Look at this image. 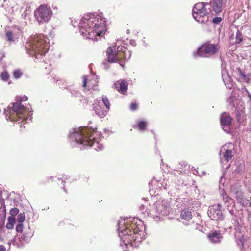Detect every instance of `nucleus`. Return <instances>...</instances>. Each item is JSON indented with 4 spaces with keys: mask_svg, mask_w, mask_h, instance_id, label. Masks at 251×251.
<instances>
[{
    "mask_svg": "<svg viewBox=\"0 0 251 251\" xmlns=\"http://www.w3.org/2000/svg\"><path fill=\"white\" fill-rule=\"evenodd\" d=\"M120 245L124 251L129 247H136V243L145 238V226L137 218L121 219L118 222Z\"/></svg>",
    "mask_w": 251,
    "mask_h": 251,
    "instance_id": "1",
    "label": "nucleus"
},
{
    "mask_svg": "<svg viewBox=\"0 0 251 251\" xmlns=\"http://www.w3.org/2000/svg\"><path fill=\"white\" fill-rule=\"evenodd\" d=\"M105 20L102 13L85 15L80 21L79 31L86 39L97 41L106 30Z\"/></svg>",
    "mask_w": 251,
    "mask_h": 251,
    "instance_id": "2",
    "label": "nucleus"
},
{
    "mask_svg": "<svg viewBox=\"0 0 251 251\" xmlns=\"http://www.w3.org/2000/svg\"><path fill=\"white\" fill-rule=\"evenodd\" d=\"M84 132L80 129H76L71 135L72 138H74L76 143L83 144L84 145L93 146L97 151H101L104 147L102 144H100L102 134L96 131V129L84 128Z\"/></svg>",
    "mask_w": 251,
    "mask_h": 251,
    "instance_id": "3",
    "label": "nucleus"
},
{
    "mask_svg": "<svg viewBox=\"0 0 251 251\" xmlns=\"http://www.w3.org/2000/svg\"><path fill=\"white\" fill-rule=\"evenodd\" d=\"M48 39L43 35H39L32 38L26 44L27 53L39 59L48 52L49 48Z\"/></svg>",
    "mask_w": 251,
    "mask_h": 251,
    "instance_id": "4",
    "label": "nucleus"
},
{
    "mask_svg": "<svg viewBox=\"0 0 251 251\" xmlns=\"http://www.w3.org/2000/svg\"><path fill=\"white\" fill-rule=\"evenodd\" d=\"M107 60L103 62L105 69L109 68V63L119 62L120 65L123 67V60H128L131 56V52L124 47H109L106 50Z\"/></svg>",
    "mask_w": 251,
    "mask_h": 251,
    "instance_id": "5",
    "label": "nucleus"
},
{
    "mask_svg": "<svg viewBox=\"0 0 251 251\" xmlns=\"http://www.w3.org/2000/svg\"><path fill=\"white\" fill-rule=\"evenodd\" d=\"M28 98L26 96H23L20 98V102H17L12 104L11 109L13 112L16 113L17 118H14L12 114H10L11 110L8 109V110L5 109L4 113L6 116L8 114L7 119H8L11 121H18L19 123L20 121L22 122H26L27 120L28 117L30 116L29 113L31 112L29 109L25 107L24 105H22L21 101H25L27 100Z\"/></svg>",
    "mask_w": 251,
    "mask_h": 251,
    "instance_id": "6",
    "label": "nucleus"
},
{
    "mask_svg": "<svg viewBox=\"0 0 251 251\" xmlns=\"http://www.w3.org/2000/svg\"><path fill=\"white\" fill-rule=\"evenodd\" d=\"M209 3L199 2L195 5L192 10V15L196 21L200 23H205L209 21L208 9Z\"/></svg>",
    "mask_w": 251,
    "mask_h": 251,
    "instance_id": "7",
    "label": "nucleus"
},
{
    "mask_svg": "<svg viewBox=\"0 0 251 251\" xmlns=\"http://www.w3.org/2000/svg\"><path fill=\"white\" fill-rule=\"evenodd\" d=\"M170 202L168 200L157 201L150 213L151 216L155 221H158L165 216L167 215L170 211Z\"/></svg>",
    "mask_w": 251,
    "mask_h": 251,
    "instance_id": "8",
    "label": "nucleus"
},
{
    "mask_svg": "<svg viewBox=\"0 0 251 251\" xmlns=\"http://www.w3.org/2000/svg\"><path fill=\"white\" fill-rule=\"evenodd\" d=\"M218 50V45L206 44L199 47L193 55L195 57L198 56L201 57H209L216 54Z\"/></svg>",
    "mask_w": 251,
    "mask_h": 251,
    "instance_id": "9",
    "label": "nucleus"
},
{
    "mask_svg": "<svg viewBox=\"0 0 251 251\" xmlns=\"http://www.w3.org/2000/svg\"><path fill=\"white\" fill-rule=\"evenodd\" d=\"M110 106L108 98L104 96L102 97V101L96 100L93 104V109L96 114L100 117L106 115L110 109Z\"/></svg>",
    "mask_w": 251,
    "mask_h": 251,
    "instance_id": "10",
    "label": "nucleus"
},
{
    "mask_svg": "<svg viewBox=\"0 0 251 251\" xmlns=\"http://www.w3.org/2000/svg\"><path fill=\"white\" fill-rule=\"evenodd\" d=\"M35 19L39 22H46L52 16L50 8L46 5H41L34 11Z\"/></svg>",
    "mask_w": 251,
    "mask_h": 251,
    "instance_id": "11",
    "label": "nucleus"
},
{
    "mask_svg": "<svg viewBox=\"0 0 251 251\" xmlns=\"http://www.w3.org/2000/svg\"><path fill=\"white\" fill-rule=\"evenodd\" d=\"M234 149V145L231 143L226 144L222 147L220 150V155L222 156V157H221V163L225 161L228 162L231 160L233 156Z\"/></svg>",
    "mask_w": 251,
    "mask_h": 251,
    "instance_id": "12",
    "label": "nucleus"
},
{
    "mask_svg": "<svg viewBox=\"0 0 251 251\" xmlns=\"http://www.w3.org/2000/svg\"><path fill=\"white\" fill-rule=\"evenodd\" d=\"M222 206L220 204L214 205L209 207L208 215L212 220H222L224 217L222 212Z\"/></svg>",
    "mask_w": 251,
    "mask_h": 251,
    "instance_id": "13",
    "label": "nucleus"
},
{
    "mask_svg": "<svg viewBox=\"0 0 251 251\" xmlns=\"http://www.w3.org/2000/svg\"><path fill=\"white\" fill-rule=\"evenodd\" d=\"M232 118L228 115L222 114L220 117L221 126L222 129L226 133L230 131V126L232 125Z\"/></svg>",
    "mask_w": 251,
    "mask_h": 251,
    "instance_id": "14",
    "label": "nucleus"
},
{
    "mask_svg": "<svg viewBox=\"0 0 251 251\" xmlns=\"http://www.w3.org/2000/svg\"><path fill=\"white\" fill-rule=\"evenodd\" d=\"M30 238L26 235V234H23L18 238L15 239L14 244L17 247H21L24 246L25 244L28 243Z\"/></svg>",
    "mask_w": 251,
    "mask_h": 251,
    "instance_id": "15",
    "label": "nucleus"
},
{
    "mask_svg": "<svg viewBox=\"0 0 251 251\" xmlns=\"http://www.w3.org/2000/svg\"><path fill=\"white\" fill-rule=\"evenodd\" d=\"M223 0H213L210 7H212V11L216 14H219L222 12Z\"/></svg>",
    "mask_w": 251,
    "mask_h": 251,
    "instance_id": "16",
    "label": "nucleus"
},
{
    "mask_svg": "<svg viewBox=\"0 0 251 251\" xmlns=\"http://www.w3.org/2000/svg\"><path fill=\"white\" fill-rule=\"evenodd\" d=\"M223 238L220 231H215L211 232L208 234L209 239L213 243H219Z\"/></svg>",
    "mask_w": 251,
    "mask_h": 251,
    "instance_id": "17",
    "label": "nucleus"
},
{
    "mask_svg": "<svg viewBox=\"0 0 251 251\" xmlns=\"http://www.w3.org/2000/svg\"><path fill=\"white\" fill-rule=\"evenodd\" d=\"M219 189L220 190V194L223 197V201H225V204H230L235 206V202L227 195L223 189H222L221 186H219Z\"/></svg>",
    "mask_w": 251,
    "mask_h": 251,
    "instance_id": "18",
    "label": "nucleus"
},
{
    "mask_svg": "<svg viewBox=\"0 0 251 251\" xmlns=\"http://www.w3.org/2000/svg\"><path fill=\"white\" fill-rule=\"evenodd\" d=\"M114 85L117 91L122 93L126 92L127 90L128 84L125 80H122L121 82H117L114 84Z\"/></svg>",
    "mask_w": 251,
    "mask_h": 251,
    "instance_id": "19",
    "label": "nucleus"
},
{
    "mask_svg": "<svg viewBox=\"0 0 251 251\" xmlns=\"http://www.w3.org/2000/svg\"><path fill=\"white\" fill-rule=\"evenodd\" d=\"M162 186L165 190H168V193H173V191L176 188L174 184L169 180H164L162 182Z\"/></svg>",
    "mask_w": 251,
    "mask_h": 251,
    "instance_id": "20",
    "label": "nucleus"
},
{
    "mask_svg": "<svg viewBox=\"0 0 251 251\" xmlns=\"http://www.w3.org/2000/svg\"><path fill=\"white\" fill-rule=\"evenodd\" d=\"M235 238H236L237 244L239 246L244 247V244L246 240V238L240 232H236L235 234Z\"/></svg>",
    "mask_w": 251,
    "mask_h": 251,
    "instance_id": "21",
    "label": "nucleus"
},
{
    "mask_svg": "<svg viewBox=\"0 0 251 251\" xmlns=\"http://www.w3.org/2000/svg\"><path fill=\"white\" fill-rule=\"evenodd\" d=\"M180 217L182 219L186 221H189L192 219V215L191 211L188 209H184L181 211Z\"/></svg>",
    "mask_w": 251,
    "mask_h": 251,
    "instance_id": "22",
    "label": "nucleus"
},
{
    "mask_svg": "<svg viewBox=\"0 0 251 251\" xmlns=\"http://www.w3.org/2000/svg\"><path fill=\"white\" fill-rule=\"evenodd\" d=\"M15 219L12 217H9L8 219V222L6 225V227L8 229H12L14 227V223Z\"/></svg>",
    "mask_w": 251,
    "mask_h": 251,
    "instance_id": "23",
    "label": "nucleus"
},
{
    "mask_svg": "<svg viewBox=\"0 0 251 251\" xmlns=\"http://www.w3.org/2000/svg\"><path fill=\"white\" fill-rule=\"evenodd\" d=\"M91 77L93 78L91 79H90L88 81V89H94L93 88L95 85L97 83V81L95 79V75H92Z\"/></svg>",
    "mask_w": 251,
    "mask_h": 251,
    "instance_id": "24",
    "label": "nucleus"
},
{
    "mask_svg": "<svg viewBox=\"0 0 251 251\" xmlns=\"http://www.w3.org/2000/svg\"><path fill=\"white\" fill-rule=\"evenodd\" d=\"M84 128H89V127H80L78 128H75L73 129V131L72 132H71L70 134V139L71 140V142H74V143H75L76 144H78V145H83V147H85V146H89L88 145H84L83 144H79L78 143H76V141L75 140V139L74 138H72L71 137V135L73 133H74L75 132V130H76V129H81V131H83L82 132H84ZM83 149H85V147H83Z\"/></svg>",
    "mask_w": 251,
    "mask_h": 251,
    "instance_id": "25",
    "label": "nucleus"
},
{
    "mask_svg": "<svg viewBox=\"0 0 251 251\" xmlns=\"http://www.w3.org/2000/svg\"><path fill=\"white\" fill-rule=\"evenodd\" d=\"M147 125V122L144 121H139L137 126L138 129L140 131L144 130L146 128Z\"/></svg>",
    "mask_w": 251,
    "mask_h": 251,
    "instance_id": "26",
    "label": "nucleus"
},
{
    "mask_svg": "<svg viewBox=\"0 0 251 251\" xmlns=\"http://www.w3.org/2000/svg\"><path fill=\"white\" fill-rule=\"evenodd\" d=\"M228 204H225V206L227 207V210L231 215H235L236 214V210L235 209V205L233 206L230 204V206H228Z\"/></svg>",
    "mask_w": 251,
    "mask_h": 251,
    "instance_id": "27",
    "label": "nucleus"
},
{
    "mask_svg": "<svg viewBox=\"0 0 251 251\" xmlns=\"http://www.w3.org/2000/svg\"><path fill=\"white\" fill-rule=\"evenodd\" d=\"M242 41V35L241 33L238 30L236 35V43L237 44L240 43Z\"/></svg>",
    "mask_w": 251,
    "mask_h": 251,
    "instance_id": "28",
    "label": "nucleus"
},
{
    "mask_svg": "<svg viewBox=\"0 0 251 251\" xmlns=\"http://www.w3.org/2000/svg\"><path fill=\"white\" fill-rule=\"evenodd\" d=\"M1 78L4 81H7L9 77V75L7 72H3L1 74Z\"/></svg>",
    "mask_w": 251,
    "mask_h": 251,
    "instance_id": "29",
    "label": "nucleus"
},
{
    "mask_svg": "<svg viewBox=\"0 0 251 251\" xmlns=\"http://www.w3.org/2000/svg\"><path fill=\"white\" fill-rule=\"evenodd\" d=\"M17 220L19 222V223H22V222L25 219V215L23 213H20L18 215L17 217Z\"/></svg>",
    "mask_w": 251,
    "mask_h": 251,
    "instance_id": "30",
    "label": "nucleus"
},
{
    "mask_svg": "<svg viewBox=\"0 0 251 251\" xmlns=\"http://www.w3.org/2000/svg\"><path fill=\"white\" fill-rule=\"evenodd\" d=\"M23 73L20 70H16L13 73L14 77L16 78H19L22 75Z\"/></svg>",
    "mask_w": 251,
    "mask_h": 251,
    "instance_id": "31",
    "label": "nucleus"
},
{
    "mask_svg": "<svg viewBox=\"0 0 251 251\" xmlns=\"http://www.w3.org/2000/svg\"><path fill=\"white\" fill-rule=\"evenodd\" d=\"M19 209L17 208L11 209L10 211V214L12 217L17 215L19 213Z\"/></svg>",
    "mask_w": 251,
    "mask_h": 251,
    "instance_id": "32",
    "label": "nucleus"
},
{
    "mask_svg": "<svg viewBox=\"0 0 251 251\" xmlns=\"http://www.w3.org/2000/svg\"><path fill=\"white\" fill-rule=\"evenodd\" d=\"M235 195V197L237 200H242L243 199V194L242 192L239 190L238 191L236 192V193L234 194Z\"/></svg>",
    "mask_w": 251,
    "mask_h": 251,
    "instance_id": "33",
    "label": "nucleus"
},
{
    "mask_svg": "<svg viewBox=\"0 0 251 251\" xmlns=\"http://www.w3.org/2000/svg\"><path fill=\"white\" fill-rule=\"evenodd\" d=\"M6 36L7 38L8 39V40L9 41H13V34L10 31H7L6 33Z\"/></svg>",
    "mask_w": 251,
    "mask_h": 251,
    "instance_id": "34",
    "label": "nucleus"
},
{
    "mask_svg": "<svg viewBox=\"0 0 251 251\" xmlns=\"http://www.w3.org/2000/svg\"><path fill=\"white\" fill-rule=\"evenodd\" d=\"M23 224L22 223L18 224L16 227V230L18 232H22L23 231Z\"/></svg>",
    "mask_w": 251,
    "mask_h": 251,
    "instance_id": "35",
    "label": "nucleus"
},
{
    "mask_svg": "<svg viewBox=\"0 0 251 251\" xmlns=\"http://www.w3.org/2000/svg\"><path fill=\"white\" fill-rule=\"evenodd\" d=\"M222 19L221 17H216L213 19L212 22L215 24H218L222 21Z\"/></svg>",
    "mask_w": 251,
    "mask_h": 251,
    "instance_id": "36",
    "label": "nucleus"
},
{
    "mask_svg": "<svg viewBox=\"0 0 251 251\" xmlns=\"http://www.w3.org/2000/svg\"><path fill=\"white\" fill-rule=\"evenodd\" d=\"M239 188L238 187H236L235 186L232 185L230 188V191L232 193L235 194L236 193L237 191L239 190Z\"/></svg>",
    "mask_w": 251,
    "mask_h": 251,
    "instance_id": "37",
    "label": "nucleus"
},
{
    "mask_svg": "<svg viewBox=\"0 0 251 251\" xmlns=\"http://www.w3.org/2000/svg\"><path fill=\"white\" fill-rule=\"evenodd\" d=\"M138 107V105L135 103H132L130 105V110L132 111H134L137 109Z\"/></svg>",
    "mask_w": 251,
    "mask_h": 251,
    "instance_id": "38",
    "label": "nucleus"
},
{
    "mask_svg": "<svg viewBox=\"0 0 251 251\" xmlns=\"http://www.w3.org/2000/svg\"><path fill=\"white\" fill-rule=\"evenodd\" d=\"M28 12H29L28 9H26L25 10L24 12L22 14V17L23 19H25L27 15L28 14Z\"/></svg>",
    "mask_w": 251,
    "mask_h": 251,
    "instance_id": "39",
    "label": "nucleus"
},
{
    "mask_svg": "<svg viewBox=\"0 0 251 251\" xmlns=\"http://www.w3.org/2000/svg\"><path fill=\"white\" fill-rule=\"evenodd\" d=\"M87 78L86 76H84L83 77V86L84 87H86L87 86Z\"/></svg>",
    "mask_w": 251,
    "mask_h": 251,
    "instance_id": "40",
    "label": "nucleus"
},
{
    "mask_svg": "<svg viewBox=\"0 0 251 251\" xmlns=\"http://www.w3.org/2000/svg\"><path fill=\"white\" fill-rule=\"evenodd\" d=\"M0 251H6V248L4 245H0Z\"/></svg>",
    "mask_w": 251,
    "mask_h": 251,
    "instance_id": "41",
    "label": "nucleus"
},
{
    "mask_svg": "<svg viewBox=\"0 0 251 251\" xmlns=\"http://www.w3.org/2000/svg\"><path fill=\"white\" fill-rule=\"evenodd\" d=\"M234 97H232V96H231V97H230L228 99L227 101H228V102H229L231 103L232 101H234Z\"/></svg>",
    "mask_w": 251,
    "mask_h": 251,
    "instance_id": "42",
    "label": "nucleus"
},
{
    "mask_svg": "<svg viewBox=\"0 0 251 251\" xmlns=\"http://www.w3.org/2000/svg\"><path fill=\"white\" fill-rule=\"evenodd\" d=\"M182 167H186L187 165V164L186 162H180V164Z\"/></svg>",
    "mask_w": 251,
    "mask_h": 251,
    "instance_id": "43",
    "label": "nucleus"
},
{
    "mask_svg": "<svg viewBox=\"0 0 251 251\" xmlns=\"http://www.w3.org/2000/svg\"><path fill=\"white\" fill-rule=\"evenodd\" d=\"M240 75L242 76V77L244 79H245V80L246 79V75H245L244 73H242V72H240Z\"/></svg>",
    "mask_w": 251,
    "mask_h": 251,
    "instance_id": "44",
    "label": "nucleus"
},
{
    "mask_svg": "<svg viewBox=\"0 0 251 251\" xmlns=\"http://www.w3.org/2000/svg\"><path fill=\"white\" fill-rule=\"evenodd\" d=\"M130 43L133 46H135L136 45L135 42L134 40H130Z\"/></svg>",
    "mask_w": 251,
    "mask_h": 251,
    "instance_id": "45",
    "label": "nucleus"
},
{
    "mask_svg": "<svg viewBox=\"0 0 251 251\" xmlns=\"http://www.w3.org/2000/svg\"><path fill=\"white\" fill-rule=\"evenodd\" d=\"M4 57V55L2 53H0V61L2 60V58Z\"/></svg>",
    "mask_w": 251,
    "mask_h": 251,
    "instance_id": "46",
    "label": "nucleus"
},
{
    "mask_svg": "<svg viewBox=\"0 0 251 251\" xmlns=\"http://www.w3.org/2000/svg\"><path fill=\"white\" fill-rule=\"evenodd\" d=\"M102 109H105V108H103L102 106L101 105V103H100V107H99V110L101 111Z\"/></svg>",
    "mask_w": 251,
    "mask_h": 251,
    "instance_id": "47",
    "label": "nucleus"
},
{
    "mask_svg": "<svg viewBox=\"0 0 251 251\" xmlns=\"http://www.w3.org/2000/svg\"><path fill=\"white\" fill-rule=\"evenodd\" d=\"M248 97L250 98V100H251V95L248 92Z\"/></svg>",
    "mask_w": 251,
    "mask_h": 251,
    "instance_id": "48",
    "label": "nucleus"
},
{
    "mask_svg": "<svg viewBox=\"0 0 251 251\" xmlns=\"http://www.w3.org/2000/svg\"><path fill=\"white\" fill-rule=\"evenodd\" d=\"M249 206L251 207V197L250 198V201L249 203Z\"/></svg>",
    "mask_w": 251,
    "mask_h": 251,
    "instance_id": "49",
    "label": "nucleus"
},
{
    "mask_svg": "<svg viewBox=\"0 0 251 251\" xmlns=\"http://www.w3.org/2000/svg\"><path fill=\"white\" fill-rule=\"evenodd\" d=\"M223 80L225 81V78H224L223 75L222 74Z\"/></svg>",
    "mask_w": 251,
    "mask_h": 251,
    "instance_id": "50",
    "label": "nucleus"
},
{
    "mask_svg": "<svg viewBox=\"0 0 251 251\" xmlns=\"http://www.w3.org/2000/svg\"><path fill=\"white\" fill-rule=\"evenodd\" d=\"M222 180V177H221V180H220V183H221Z\"/></svg>",
    "mask_w": 251,
    "mask_h": 251,
    "instance_id": "51",
    "label": "nucleus"
},
{
    "mask_svg": "<svg viewBox=\"0 0 251 251\" xmlns=\"http://www.w3.org/2000/svg\"><path fill=\"white\" fill-rule=\"evenodd\" d=\"M67 177V176H66V178H65V180H66Z\"/></svg>",
    "mask_w": 251,
    "mask_h": 251,
    "instance_id": "52",
    "label": "nucleus"
},
{
    "mask_svg": "<svg viewBox=\"0 0 251 251\" xmlns=\"http://www.w3.org/2000/svg\"><path fill=\"white\" fill-rule=\"evenodd\" d=\"M228 87L229 89H231V88L230 86H228Z\"/></svg>",
    "mask_w": 251,
    "mask_h": 251,
    "instance_id": "53",
    "label": "nucleus"
},
{
    "mask_svg": "<svg viewBox=\"0 0 251 251\" xmlns=\"http://www.w3.org/2000/svg\"><path fill=\"white\" fill-rule=\"evenodd\" d=\"M63 189H64L65 191H66V190L65 189V188L64 187L63 188Z\"/></svg>",
    "mask_w": 251,
    "mask_h": 251,
    "instance_id": "54",
    "label": "nucleus"
}]
</instances>
